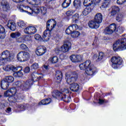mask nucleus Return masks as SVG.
<instances>
[{"mask_svg":"<svg viewBox=\"0 0 126 126\" xmlns=\"http://www.w3.org/2000/svg\"><path fill=\"white\" fill-rule=\"evenodd\" d=\"M17 7L21 12H25L28 14H34V13L37 14L40 12V7L38 6H33L32 8L23 5H17Z\"/></svg>","mask_w":126,"mask_h":126,"instance_id":"obj_4","label":"nucleus"},{"mask_svg":"<svg viewBox=\"0 0 126 126\" xmlns=\"http://www.w3.org/2000/svg\"><path fill=\"white\" fill-rule=\"evenodd\" d=\"M123 18H124V15H123V14H119L116 17V20L118 21V22H120V21L123 20Z\"/></svg>","mask_w":126,"mask_h":126,"instance_id":"obj_43","label":"nucleus"},{"mask_svg":"<svg viewBox=\"0 0 126 126\" xmlns=\"http://www.w3.org/2000/svg\"><path fill=\"white\" fill-rule=\"evenodd\" d=\"M94 20L99 25L100 23H102V20H103V16H102V14L100 13H97L94 17Z\"/></svg>","mask_w":126,"mask_h":126,"instance_id":"obj_22","label":"nucleus"},{"mask_svg":"<svg viewBox=\"0 0 126 126\" xmlns=\"http://www.w3.org/2000/svg\"><path fill=\"white\" fill-rule=\"evenodd\" d=\"M97 58H98V54H94L93 56V59L96 60V59H97Z\"/></svg>","mask_w":126,"mask_h":126,"instance_id":"obj_62","label":"nucleus"},{"mask_svg":"<svg viewBox=\"0 0 126 126\" xmlns=\"http://www.w3.org/2000/svg\"><path fill=\"white\" fill-rule=\"evenodd\" d=\"M61 94H62V91H55L52 92V96L54 98H58L60 99V97L61 95Z\"/></svg>","mask_w":126,"mask_h":126,"instance_id":"obj_31","label":"nucleus"},{"mask_svg":"<svg viewBox=\"0 0 126 126\" xmlns=\"http://www.w3.org/2000/svg\"><path fill=\"white\" fill-rule=\"evenodd\" d=\"M48 62L49 63H57L59 62V58L57 56L51 57L48 60Z\"/></svg>","mask_w":126,"mask_h":126,"instance_id":"obj_29","label":"nucleus"},{"mask_svg":"<svg viewBox=\"0 0 126 126\" xmlns=\"http://www.w3.org/2000/svg\"><path fill=\"white\" fill-rule=\"evenodd\" d=\"M104 102H105L104 101V100H103L101 98H99V99H98V103L99 104H103V103H104Z\"/></svg>","mask_w":126,"mask_h":126,"instance_id":"obj_61","label":"nucleus"},{"mask_svg":"<svg viewBox=\"0 0 126 126\" xmlns=\"http://www.w3.org/2000/svg\"><path fill=\"white\" fill-rule=\"evenodd\" d=\"M3 69L5 71H13V72H15L17 71V68L12 65H6L3 67Z\"/></svg>","mask_w":126,"mask_h":126,"instance_id":"obj_18","label":"nucleus"},{"mask_svg":"<svg viewBox=\"0 0 126 126\" xmlns=\"http://www.w3.org/2000/svg\"><path fill=\"white\" fill-rule=\"evenodd\" d=\"M117 2L118 4H126V0H117Z\"/></svg>","mask_w":126,"mask_h":126,"instance_id":"obj_49","label":"nucleus"},{"mask_svg":"<svg viewBox=\"0 0 126 126\" xmlns=\"http://www.w3.org/2000/svg\"><path fill=\"white\" fill-rule=\"evenodd\" d=\"M113 48L114 51H118V50L123 51V50H126V38L118 39L113 44Z\"/></svg>","mask_w":126,"mask_h":126,"instance_id":"obj_5","label":"nucleus"},{"mask_svg":"<svg viewBox=\"0 0 126 126\" xmlns=\"http://www.w3.org/2000/svg\"><path fill=\"white\" fill-rule=\"evenodd\" d=\"M24 71V72H25V73H29V72L30 71V68H29V67H26Z\"/></svg>","mask_w":126,"mask_h":126,"instance_id":"obj_60","label":"nucleus"},{"mask_svg":"<svg viewBox=\"0 0 126 126\" xmlns=\"http://www.w3.org/2000/svg\"><path fill=\"white\" fill-rule=\"evenodd\" d=\"M81 3L80 0H74L73 1V5L76 8H79Z\"/></svg>","mask_w":126,"mask_h":126,"instance_id":"obj_36","label":"nucleus"},{"mask_svg":"<svg viewBox=\"0 0 126 126\" xmlns=\"http://www.w3.org/2000/svg\"><path fill=\"white\" fill-rule=\"evenodd\" d=\"M88 25L91 29H98L100 26V25L94 20L89 22Z\"/></svg>","mask_w":126,"mask_h":126,"instance_id":"obj_17","label":"nucleus"},{"mask_svg":"<svg viewBox=\"0 0 126 126\" xmlns=\"http://www.w3.org/2000/svg\"><path fill=\"white\" fill-rule=\"evenodd\" d=\"M67 93H69V89L67 88H65L63 90H62L61 95L59 97V99H61L62 101H64V98H65V97L66 96L65 94H67Z\"/></svg>","mask_w":126,"mask_h":126,"instance_id":"obj_19","label":"nucleus"},{"mask_svg":"<svg viewBox=\"0 0 126 126\" xmlns=\"http://www.w3.org/2000/svg\"><path fill=\"white\" fill-rule=\"evenodd\" d=\"M27 1L30 3V4L35 5V0H27Z\"/></svg>","mask_w":126,"mask_h":126,"instance_id":"obj_55","label":"nucleus"},{"mask_svg":"<svg viewBox=\"0 0 126 126\" xmlns=\"http://www.w3.org/2000/svg\"><path fill=\"white\" fill-rule=\"evenodd\" d=\"M39 105H46V99L42 100L39 103Z\"/></svg>","mask_w":126,"mask_h":126,"instance_id":"obj_59","label":"nucleus"},{"mask_svg":"<svg viewBox=\"0 0 126 126\" xmlns=\"http://www.w3.org/2000/svg\"><path fill=\"white\" fill-rule=\"evenodd\" d=\"M78 78V75L76 73L68 74L66 76V81L68 84H72L73 82L76 81Z\"/></svg>","mask_w":126,"mask_h":126,"instance_id":"obj_8","label":"nucleus"},{"mask_svg":"<svg viewBox=\"0 0 126 126\" xmlns=\"http://www.w3.org/2000/svg\"><path fill=\"white\" fill-rule=\"evenodd\" d=\"M71 36L72 38H77L80 36V32H74L73 31L71 34Z\"/></svg>","mask_w":126,"mask_h":126,"instance_id":"obj_38","label":"nucleus"},{"mask_svg":"<svg viewBox=\"0 0 126 126\" xmlns=\"http://www.w3.org/2000/svg\"><path fill=\"white\" fill-rule=\"evenodd\" d=\"M118 32H119V33H123L124 31H125V28L124 27L120 26L117 29Z\"/></svg>","mask_w":126,"mask_h":126,"instance_id":"obj_50","label":"nucleus"},{"mask_svg":"<svg viewBox=\"0 0 126 126\" xmlns=\"http://www.w3.org/2000/svg\"><path fill=\"white\" fill-rule=\"evenodd\" d=\"M47 52V49L44 46H40L37 47V50L35 51L37 56H43Z\"/></svg>","mask_w":126,"mask_h":126,"instance_id":"obj_15","label":"nucleus"},{"mask_svg":"<svg viewBox=\"0 0 126 126\" xmlns=\"http://www.w3.org/2000/svg\"><path fill=\"white\" fill-rule=\"evenodd\" d=\"M4 80L8 82V83H11L14 81V78L12 76H7L4 78Z\"/></svg>","mask_w":126,"mask_h":126,"instance_id":"obj_35","label":"nucleus"},{"mask_svg":"<svg viewBox=\"0 0 126 126\" xmlns=\"http://www.w3.org/2000/svg\"><path fill=\"white\" fill-rule=\"evenodd\" d=\"M52 102V99L51 98H47L45 99L46 105L50 104Z\"/></svg>","mask_w":126,"mask_h":126,"instance_id":"obj_57","label":"nucleus"},{"mask_svg":"<svg viewBox=\"0 0 126 126\" xmlns=\"http://www.w3.org/2000/svg\"><path fill=\"white\" fill-rule=\"evenodd\" d=\"M5 30L4 28L0 25V39H4L5 38Z\"/></svg>","mask_w":126,"mask_h":126,"instance_id":"obj_27","label":"nucleus"},{"mask_svg":"<svg viewBox=\"0 0 126 126\" xmlns=\"http://www.w3.org/2000/svg\"><path fill=\"white\" fill-rule=\"evenodd\" d=\"M5 62H7V60L1 56V57L0 58V65H2V64H4V63H5Z\"/></svg>","mask_w":126,"mask_h":126,"instance_id":"obj_45","label":"nucleus"},{"mask_svg":"<svg viewBox=\"0 0 126 126\" xmlns=\"http://www.w3.org/2000/svg\"><path fill=\"white\" fill-rule=\"evenodd\" d=\"M70 60L72 63H80L83 61V57L79 55H72L70 56Z\"/></svg>","mask_w":126,"mask_h":126,"instance_id":"obj_13","label":"nucleus"},{"mask_svg":"<svg viewBox=\"0 0 126 126\" xmlns=\"http://www.w3.org/2000/svg\"><path fill=\"white\" fill-rule=\"evenodd\" d=\"M20 48L21 50H23L24 51H27L28 50V47L24 44L20 45Z\"/></svg>","mask_w":126,"mask_h":126,"instance_id":"obj_47","label":"nucleus"},{"mask_svg":"<svg viewBox=\"0 0 126 126\" xmlns=\"http://www.w3.org/2000/svg\"><path fill=\"white\" fill-rule=\"evenodd\" d=\"M43 78V76H39V74H38V73L33 72L32 74L31 79L29 80L26 82L24 81H17L15 83V86L21 89H22V90H27L30 88V86H31L34 82H36V81H38V80Z\"/></svg>","mask_w":126,"mask_h":126,"instance_id":"obj_1","label":"nucleus"},{"mask_svg":"<svg viewBox=\"0 0 126 126\" xmlns=\"http://www.w3.org/2000/svg\"><path fill=\"white\" fill-rule=\"evenodd\" d=\"M18 108L25 110V109H26V105L25 104H19L18 105Z\"/></svg>","mask_w":126,"mask_h":126,"instance_id":"obj_53","label":"nucleus"},{"mask_svg":"<svg viewBox=\"0 0 126 126\" xmlns=\"http://www.w3.org/2000/svg\"><path fill=\"white\" fill-rule=\"evenodd\" d=\"M70 90L72 92H77L79 90V85L77 83H72L70 86Z\"/></svg>","mask_w":126,"mask_h":126,"instance_id":"obj_20","label":"nucleus"},{"mask_svg":"<svg viewBox=\"0 0 126 126\" xmlns=\"http://www.w3.org/2000/svg\"><path fill=\"white\" fill-rule=\"evenodd\" d=\"M62 78H63V73L61 71H57L56 72V78L55 80L57 83H60L62 81Z\"/></svg>","mask_w":126,"mask_h":126,"instance_id":"obj_21","label":"nucleus"},{"mask_svg":"<svg viewBox=\"0 0 126 126\" xmlns=\"http://www.w3.org/2000/svg\"><path fill=\"white\" fill-rule=\"evenodd\" d=\"M76 29H78V26L76 24H73L68 27L65 31V33H67V35H69V34L71 35V33H72L74 30H76Z\"/></svg>","mask_w":126,"mask_h":126,"instance_id":"obj_16","label":"nucleus"},{"mask_svg":"<svg viewBox=\"0 0 126 126\" xmlns=\"http://www.w3.org/2000/svg\"><path fill=\"white\" fill-rule=\"evenodd\" d=\"M70 47H71V43L69 41H65L64 44L58 49V52L66 53V52H68Z\"/></svg>","mask_w":126,"mask_h":126,"instance_id":"obj_9","label":"nucleus"},{"mask_svg":"<svg viewBox=\"0 0 126 126\" xmlns=\"http://www.w3.org/2000/svg\"><path fill=\"white\" fill-rule=\"evenodd\" d=\"M21 35V33L18 32L11 33L10 34V37H11V38H12L13 39H17V38H19V37H20Z\"/></svg>","mask_w":126,"mask_h":126,"instance_id":"obj_34","label":"nucleus"},{"mask_svg":"<svg viewBox=\"0 0 126 126\" xmlns=\"http://www.w3.org/2000/svg\"><path fill=\"white\" fill-rule=\"evenodd\" d=\"M17 41L18 43H24V39L22 37H20L19 39H17Z\"/></svg>","mask_w":126,"mask_h":126,"instance_id":"obj_58","label":"nucleus"},{"mask_svg":"<svg viewBox=\"0 0 126 126\" xmlns=\"http://www.w3.org/2000/svg\"><path fill=\"white\" fill-rule=\"evenodd\" d=\"M7 26L12 31H15V30H16V25L15 23L11 21L8 22Z\"/></svg>","mask_w":126,"mask_h":126,"instance_id":"obj_24","label":"nucleus"},{"mask_svg":"<svg viewBox=\"0 0 126 126\" xmlns=\"http://www.w3.org/2000/svg\"><path fill=\"white\" fill-rule=\"evenodd\" d=\"M1 57L6 59L7 62H11V60L13 59V54L8 50H6L1 53Z\"/></svg>","mask_w":126,"mask_h":126,"instance_id":"obj_11","label":"nucleus"},{"mask_svg":"<svg viewBox=\"0 0 126 126\" xmlns=\"http://www.w3.org/2000/svg\"><path fill=\"white\" fill-rule=\"evenodd\" d=\"M17 25L19 27H21V28H24V27H26V23H25L23 21H19L17 22Z\"/></svg>","mask_w":126,"mask_h":126,"instance_id":"obj_39","label":"nucleus"},{"mask_svg":"<svg viewBox=\"0 0 126 126\" xmlns=\"http://www.w3.org/2000/svg\"><path fill=\"white\" fill-rule=\"evenodd\" d=\"M15 95H16L17 97L18 98L19 100L22 99V94L18 93V90H17L15 87L11 88L4 93V96H5V97H9L8 100L10 101V102L16 101V98L14 97Z\"/></svg>","mask_w":126,"mask_h":126,"instance_id":"obj_2","label":"nucleus"},{"mask_svg":"<svg viewBox=\"0 0 126 126\" xmlns=\"http://www.w3.org/2000/svg\"><path fill=\"white\" fill-rule=\"evenodd\" d=\"M79 18V15L78 14L76 13L72 17V21L73 23H76L77 21H78V19Z\"/></svg>","mask_w":126,"mask_h":126,"instance_id":"obj_37","label":"nucleus"},{"mask_svg":"<svg viewBox=\"0 0 126 126\" xmlns=\"http://www.w3.org/2000/svg\"><path fill=\"white\" fill-rule=\"evenodd\" d=\"M120 11V8L116 6H113L112 7L111 11L110 14L112 16H115L118 12Z\"/></svg>","mask_w":126,"mask_h":126,"instance_id":"obj_26","label":"nucleus"},{"mask_svg":"<svg viewBox=\"0 0 126 126\" xmlns=\"http://www.w3.org/2000/svg\"><path fill=\"white\" fill-rule=\"evenodd\" d=\"M94 3V0H84L83 4L85 6H90Z\"/></svg>","mask_w":126,"mask_h":126,"instance_id":"obj_32","label":"nucleus"},{"mask_svg":"<svg viewBox=\"0 0 126 126\" xmlns=\"http://www.w3.org/2000/svg\"><path fill=\"white\" fill-rule=\"evenodd\" d=\"M111 31L115 32L117 29V26L115 24H112L108 27Z\"/></svg>","mask_w":126,"mask_h":126,"instance_id":"obj_42","label":"nucleus"},{"mask_svg":"<svg viewBox=\"0 0 126 126\" xmlns=\"http://www.w3.org/2000/svg\"><path fill=\"white\" fill-rule=\"evenodd\" d=\"M114 32L112 31V30H110L109 27H107L104 32V34H106V35H110L111 34H112Z\"/></svg>","mask_w":126,"mask_h":126,"instance_id":"obj_40","label":"nucleus"},{"mask_svg":"<svg viewBox=\"0 0 126 126\" xmlns=\"http://www.w3.org/2000/svg\"><path fill=\"white\" fill-rule=\"evenodd\" d=\"M71 100V98H70V96H66L64 97V102L68 103L69 102H70Z\"/></svg>","mask_w":126,"mask_h":126,"instance_id":"obj_54","label":"nucleus"},{"mask_svg":"<svg viewBox=\"0 0 126 126\" xmlns=\"http://www.w3.org/2000/svg\"><path fill=\"white\" fill-rule=\"evenodd\" d=\"M73 13H74V10H69L66 12V15H67V16H71Z\"/></svg>","mask_w":126,"mask_h":126,"instance_id":"obj_46","label":"nucleus"},{"mask_svg":"<svg viewBox=\"0 0 126 126\" xmlns=\"http://www.w3.org/2000/svg\"><path fill=\"white\" fill-rule=\"evenodd\" d=\"M86 8L83 11V14L86 16V15H88L89 13H90V11H91V7L86 6Z\"/></svg>","mask_w":126,"mask_h":126,"instance_id":"obj_33","label":"nucleus"},{"mask_svg":"<svg viewBox=\"0 0 126 126\" xmlns=\"http://www.w3.org/2000/svg\"><path fill=\"white\" fill-rule=\"evenodd\" d=\"M1 17H2V18H3L4 19V18H6V15L5 14H2Z\"/></svg>","mask_w":126,"mask_h":126,"instance_id":"obj_64","label":"nucleus"},{"mask_svg":"<svg viewBox=\"0 0 126 126\" xmlns=\"http://www.w3.org/2000/svg\"><path fill=\"white\" fill-rule=\"evenodd\" d=\"M39 4H41V0H34V5H39Z\"/></svg>","mask_w":126,"mask_h":126,"instance_id":"obj_56","label":"nucleus"},{"mask_svg":"<svg viewBox=\"0 0 126 126\" xmlns=\"http://www.w3.org/2000/svg\"><path fill=\"white\" fill-rule=\"evenodd\" d=\"M16 75L18 76V77H22V76H23V73L21 72V70L16 73Z\"/></svg>","mask_w":126,"mask_h":126,"instance_id":"obj_51","label":"nucleus"},{"mask_svg":"<svg viewBox=\"0 0 126 126\" xmlns=\"http://www.w3.org/2000/svg\"><path fill=\"white\" fill-rule=\"evenodd\" d=\"M40 12L43 15H45L47 13V8L46 7H40Z\"/></svg>","mask_w":126,"mask_h":126,"instance_id":"obj_44","label":"nucleus"},{"mask_svg":"<svg viewBox=\"0 0 126 126\" xmlns=\"http://www.w3.org/2000/svg\"><path fill=\"white\" fill-rule=\"evenodd\" d=\"M34 39H35V40L41 41V40H42V37L39 34H36L34 35Z\"/></svg>","mask_w":126,"mask_h":126,"instance_id":"obj_52","label":"nucleus"},{"mask_svg":"<svg viewBox=\"0 0 126 126\" xmlns=\"http://www.w3.org/2000/svg\"><path fill=\"white\" fill-rule=\"evenodd\" d=\"M14 2H16L17 3H21L20 2V0H13Z\"/></svg>","mask_w":126,"mask_h":126,"instance_id":"obj_63","label":"nucleus"},{"mask_svg":"<svg viewBox=\"0 0 126 126\" xmlns=\"http://www.w3.org/2000/svg\"><path fill=\"white\" fill-rule=\"evenodd\" d=\"M79 67L81 70L86 69L85 72L88 75H93L96 72V67L92 64L90 60H87L85 63L80 64Z\"/></svg>","mask_w":126,"mask_h":126,"instance_id":"obj_3","label":"nucleus"},{"mask_svg":"<svg viewBox=\"0 0 126 126\" xmlns=\"http://www.w3.org/2000/svg\"><path fill=\"white\" fill-rule=\"evenodd\" d=\"M105 57V53L103 52H100L99 53L98 59H97V61H101V60H103L104 58Z\"/></svg>","mask_w":126,"mask_h":126,"instance_id":"obj_41","label":"nucleus"},{"mask_svg":"<svg viewBox=\"0 0 126 126\" xmlns=\"http://www.w3.org/2000/svg\"><path fill=\"white\" fill-rule=\"evenodd\" d=\"M17 59L19 62H26L30 59V54L26 51H21L17 54Z\"/></svg>","mask_w":126,"mask_h":126,"instance_id":"obj_6","label":"nucleus"},{"mask_svg":"<svg viewBox=\"0 0 126 126\" xmlns=\"http://www.w3.org/2000/svg\"><path fill=\"white\" fill-rule=\"evenodd\" d=\"M71 3V0H64V1L62 3V7L63 8H66L68 7L70 4Z\"/></svg>","mask_w":126,"mask_h":126,"instance_id":"obj_30","label":"nucleus"},{"mask_svg":"<svg viewBox=\"0 0 126 126\" xmlns=\"http://www.w3.org/2000/svg\"><path fill=\"white\" fill-rule=\"evenodd\" d=\"M31 67L33 69H37V68L39 67V64H38V63H35L32 65Z\"/></svg>","mask_w":126,"mask_h":126,"instance_id":"obj_48","label":"nucleus"},{"mask_svg":"<svg viewBox=\"0 0 126 126\" xmlns=\"http://www.w3.org/2000/svg\"><path fill=\"white\" fill-rule=\"evenodd\" d=\"M123 59L121 57H113L111 58V62L112 63V67L115 69L119 68L120 65L123 64Z\"/></svg>","mask_w":126,"mask_h":126,"instance_id":"obj_7","label":"nucleus"},{"mask_svg":"<svg viewBox=\"0 0 126 126\" xmlns=\"http://www.w3.org/2000/svg\"><path fill=\"white\" fill-rule=\"evenodd\" d=\"M1 7L3 11H5L6 12L8 11L10 9V6L9 5V3L6 1V0H3L0 2Z\"/></svg>","mask_w":126,"mask_h":126,"instance_id":"obj_14","label":"nucleus"},{"mask_svg":"<svg viewBox=\"0 0 126 126\" xmlns=\"http://www.w3.org/2000/svg\"><path fill=\"white\" fill-rule=\"evenodd\" d=\"M57 25V22L55 19H52L48 20L46 23V30L48 31H52L56 26Z\"/></svg>","mask_w":126,"mask_h":126,"instance_id":"obj_10","label":"nucleus"},{"mask_svg":"<svg viewBox=\"0 0 126 126\" xmlns=\"http://www.w3.org/2000/svg\"><path fill=\"white\" fill-rule=\"evenodd\" d=\"M110 0H104L102 2L101 6L100 7L101 9L103 8H107L110 5Z\"/></svg>","mask_w":126,"mask_h":126,"instance_id":"obj_28","label":"nucleus"},{"mask_svg":"<svg viewBox=\"0 0 126 126\" xmlns=\"http://www.w3.org/2000/svg\"><path fill=\"white\" fill-rule=\"evenodd\" d=\"M50 37H51V31H48V30H45L43 32L42 39H45L47 41L50 39Z\"/></svg>","mask_w":126,"mask_h":126,"instance_id":"obj_25","label":"nucleus"},{"mask_svg":"<svg viewBox=\"0 0 126 126\" xmlns=\"http://www.w3.org/2000/svg\"><path fill=\"white\" fill-rule=\"evenodd\" d=\"M0 85L1 88L3 90H6L9 87V83L4 79L1 81Z\"/></svg>","mask_w":126,"mask_h":126,"instance_id":"obj_23","label":"nucleus"},{"mask_svg":"<svg viewBox=\"0 0 126 126\" xmlns=\"http://www.w3.org/2000/svg\"><path fill=\"white\" fill-rule=\"evenodd\" d=\"M24 32L28 35H33L37 32V29L33 26H29L24 30Z\"/></svg>","mask_w":126,"mask_h":126,"instance_id":"obj_12","label":"nucleus"}]
</instances>
